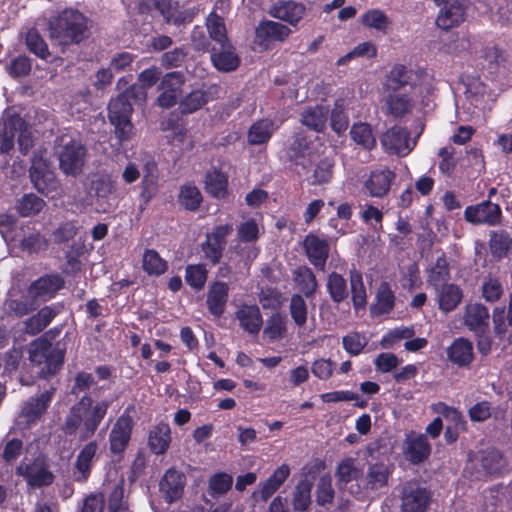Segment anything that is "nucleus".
<instances>
[{"label": "nucleus", "mask_w": 512, "mask_h": 512, "mask_svg": "<svg viewBox=\"0 0 512 512\" xmlns=\"http://www.w3.org/2000/svg\"><path fill=\"white\" fill-rule=\"evenodd\" d=\"M110 404L108 399L94 401L90 395H83L69 408L61 426L63 433L81 441L91 438L107 414Z\"/></svg>", "instance_id": "1"}, {"label": "nucleus", "mask_w": 512, "mask_h": 512, "mask_svg": "<svg viewBox=\"0 0 512 512\" xmlns=\"http://www.w3.org/2000/svg\"><path fill=\"white\" fill-rule=\"evenodd\" d=\"M147 100V91L132 85L118 97L112 99L108 106V116L115 127V133L120 141L127 140L133 130L130 117L133 105L144 104Z\"/></svg>", "instance_id": "2"}, {"label": "nucleus", "mask_w": 512, "mask_h": 512, "mask_svg": "<svg viewBox=\"0 0 512 512\" xmlns=\"http://www.w3.org/2000/svg\"><path fill=\"white\" fill-rule=\"evenodd\" d=\"M86 18L78 11H63L49 23V36L59 45L79 43L85 38Z\"/></svg>", "instance_id": "3"}, {"label": "nucleus", "mask_w": 512, "mask_h": 512, "mask_svg": "<svg viewBox=\"0 0 512 512\" xmlns=\"http://www.w3.org/2000/svg\"><path fill=\"white\" fill-rule=\"evenodd\" d=\"M29 358L32 363L39 366V374L47 377L60 369L64 354L62 349L54 346L47 339L39 338L30 344Z\"/></svg>", "instance_id": "4"}, {"label": "nucleus", "mask_w": 512, "mask_h": 512, "mask_svg": "<svg viewBox=\"0 0 512 512\" xmlns=\"http://www.w3.org/2000/svg\"><path fill=\"white\" fill-rule=\"evenodd\" d=\"M387 85L395 90L409 87L414 94H423L429 90L431 83L429 75L423 70L396 64L387 76Z\"/></svg>", "instance_id": "5"}, {"label": "nucleus", "mask_w": 512, "mask_h": 512, "mask_svg": "<svg viewBox=\"0 0 512 512\" xmlns=\"http://www.w3.org/2000/svg\"><path fill=\"white\" fill-rule=\"evenodd\" d=\"M59 165L67 175H78L84 166L86 150L84 146L68 135L59 138Z\"/></svg>", "instance_id": "6"}, {"label": "nucleus", "mask_w": 512, "mask_h": 512, "mask_svg": "<svg viewBox=\"0 0 512 512\" xmlns=\"http://www.w3.org/2000/svg\"><path fill=\"white\" fill-rule=\"evenodd\" d=\"M393 472V465L383 461L370 463L361 484L351 485L348 489L351 494L359 495L368 492H378L388 486Z\"/></svg>", "instance_id": "7"}, {"label": "nucleus", "mask_w": 512, "mask_h": 512, "mask_svg": "<svg viewBox=\"0 0 512 512\" xmlns=\"http://www.w3.org/2000/svg\"><path fill=\"white\" fill-rule=\"evenodd\" d=\"M291 34L287 26L270 20L262 21L255 29L253 50L262 52L267 50L274 41H284Z\"/></svg>", "instance_id": "8"}, {"label": "nucleus", "mask_w": 512, "mask_h": 512, "mask_svg": "<svg viewBox=\"0 0 512 512\" xmlns=\"http://www.w3.org/2000/svg\"><path fill=\"white\" fill-rule=\"evenodd\" d=\"M418 136L411 138L406 128L394 126L383 134L381 144L388 153L406 156L416 146Z\"/></svg>", "instance_id": "9"}, {"label": "nucleus", "mask_w": 512, "mask_h": 512, "mask_svg": "<svg viewBox=\"0 0 512 512\" xmlns=\"http://www.w3.org/2000/svg\"><path fill=\"white\" fill-rule=\"evenodd\" d=\"M184 75L181 72H170L165 74L158 87L160 94L157 97V104L162 108L174 106L182 94Z\"/></svg>", "instance_id": "10"}, {"label": "nucleus", "mask_w": 512, "mask_h": 512, "mask_svg": "<svg viewBox=\"0 0 512 512\" xmlns=\"http://www.w3.org/2000/svg\"><path fill=\"white\" fill-rule=\"evenodd\" d=\"M440 8L436 25L444 30L458 26L465 20V7L460 0H434Z\"/></svg>", "instance_id": "11"}, {"label": "nucleus", "mask_w": 512, "mask_h": 512, "mask_svg": "<svg viewBox=\"0 0 512 512\" xmlns=\"http://www.w3.org/2000/svg\"><path fill=\"white\" fill-rule=\"evenodd\" d=\"M396 174L386 168L379 167L370 172L363 183L365 193L371 197L382 198L388 194Z\"/></svg>", "instance_id": "12"}, {"label": "nucleus", "mask_w": 512, "mask_h": 512, "mask_svg": "<svg viewBox=\"0 0 512 512\" xmlns=\"http://www.w3.org/2000/svg\"><path fill=\"white\" fill-rule=\"evenodd\" d=\"M157 7L166 22L174 25L190 23L199 12L197 7L180 6L173 0H161Z\"/></svg>", "instance_id": "13"}, {"label": "nucleus", "mask_w": 512, "mask_h": 512, "mask_svg": "<svg viewBox=\"0 0 512 512\" xmlns=\"http://www.w3.org/2000/svg\"><path fill=\"white\" fill-rule=\"evenodd\" d=\"M16 472L24 477L30 487L34 488L49 485L54 479L53 474L39 461L22 462L17 467Z\"/></svg>", "instance_id": "14"}, {"label": "nucleus", "mask_w": 512, "mask_h": 512, "mask_svg": "<svg viewBox=\"0 0 512 512\" xmlns=\"http://www.w3.org/2000/svg\"><path fill=\"white\" fill-rule=\"evenodd\" d=\"M430 451L431 446L424 434H418L414 431L406 433L404 454L410 462L418 464L424 461L430 455Z\"/></svg>", "instance_id": "15"}, {"label": "nucleus", "mask_w": 512, "mask_h": 512, "mask_svg": "<svg viewBox=\"0 0 512 512\" xmlns=\"http://www.w3.org/2000/svg\"><path fill=\"white\" fill-rule=\"evenodd\" d=\"M500 215V207L489 201L475 206H469L464 211L465 219L473 224L485 223L488 225H496L499 223Z\"/></svg>", "instance_id": "16"}, {"label": "nucleus", "mask_w": 512, "mask_h": 512, "mask_svg": "<svg viewBox=\"0 0 512 512\" xmlns=\"http://www.w3.org/2000/svg\"><path fill=\"white\" fill-rule=\"evenodd\" d=\"M403 512H423L428 503L427 491L415 482L406 483L402 490Z\"/></svg>", "instance_id": "17"}, {"label": "nucleus", "mask_w": 512, "mask_h": 512, "mask_svg": "<svg viewBox=\"0 0 512 512\" xmlns=\"http://www.w3.org/2000/svg\"><path fill=\"white\" fill-rule=\"evenodd\" d=\"M30 177L35 188L44 194H48L57 187L53 172L50 171L46 161L40 158H33Z\"/></svg>", "instance_id": "18"}, {"label": "nucleus", "mask_w": 512, "mask_h": 512, "mask_svg": "<svg viewBox=\"0 0 512 512\" xmlns=\"http://www.w3.org/2000/svg\"><path fill=\"white\" fill-rule=\"evenodd\" d=\"M133 421L130 416L122 415L117 419L109 435L110 449L121 453L127 447L132 431Z\"/></svg>", "instance_id": "19"}, {"label": "nucleus", "mask_w": 512, "mask_h": 512, "mask_svg": "<svg viewBox=\"0 0 512 512\" xmlns=\"http://www.w3.org/2000/svg\"><path fill=\"white\" fill-rule=\"evenodd\" d=\"M185 475L175 469H169L160 481V492L168 503L179 499L185 486Z\"/></svg>", "instance_id": "20"}, {"label": "nucleus", "mask_w": 512, "mask_h": 512, "mask_svg": "<svg viewBox=\"0 0 512 512\" xmlns=\"http://www.w3.org/2000/svg\"><path fill=\"white\" fill-rule=\"evenodd\" d=\"M62 286L63 281L60 277L45 276L31 284L28 289L29 297L39 304L52 298Z\"/></svg>", "instance_id": "21"}, {"label": "nucleus", "mask_w": 512, "mask_h": 512, "mask_svg": "<svg viewBox=\"0 0 512 512\" xmlns=\"http://www.w3.org/2000/svg\"><path fill=\"white\" fill-rule=\"evenodd\" d=\"M438 308L445 313L457 308L463 299L462 289L453 283H448L434 289Z\"/></svg>", "instance_id": "22"}, {"label": "nucleus", "mask_w": 512, "mask_h": 512, "mask_svg": "<svg viewBox=\"0 0 512 512\" xmlns=\"http://www.w3.org/2000/svg\"><path fill=\"white\" fill-rule=\"evenodd\" d=\"M464 324L477 334L484 333L488 327L489 313L485 306L479 303H469L465 307Z\"/></svg>", "instance_id": "23"}, {"label": "nucleus", "mask_w": 512, "mask_h": 512, "mask_svg": "<svg viewBox=\"0 0 512 512\" xmlns=\"http://www.w3.org/2000/svg\"><path fill=\"white\" fill-rule=\"evenodd\" d=\"M304 248L309 261L316 268L323 270L329 254V246L326 240L315 235H307L304 240Z\"/></svg>", "instance_id": "24"}, {"label": "nucleus", "mask_w": 512, "mask_h": 512, "mask_svg": "<svg viewBox=\"0 0 512 512\" xmlns=\"http://www.w3.org/2000/svg\"><path fill=\"white\" fill-rule=\"evenodd\" d=\"M420 95L414 94V92L407 94L401 90L394 91L388 95L386 100L389 113L395 117H402L410 113L415 106L416 99Z\"/></svg>", "instance_id": "25"}, {"label": "nucleus", "mask_w": 512, "mask_h": 512, "mask_svg": "<svg viewBox=\"0 0 512 512\" xmlns=\"http://www.w3.org/2000/svg\"><path fill=\"white\" fill-rule=\"evenodd\" d=\"M229 286L227 283L216 281L209 286L207 294V307L215 317L221 316L226 308Z\"/></svg>", "instance_id": "26"}, {"label": "nucleus", "mask_w": 512, "mask_h": 512, "mask_svg": "<svg viewBox=\"0 0 512 512\" xmlns=\"http://www.w3.org/2000/svg\"><path fill=\"white\" fill-rule=\"evenodd\" d=\"M53 391H45L36 398H31L22 408L21 418L24 419L26 425L34 424L40 419L48 408Z\"/></svg>", "instance_id": "27"}, {"label": "nucleus", "mask_w": 512, "mask_h": 512, "mask_svg": "<svg viewBox=\"0 0 512 512\" xmlns=\"http://www.w3.org/2000/svg\"><path fill=\"white\" fill-rule=\"evenodd\" d=\"M97 450V442L90 441L79 451L75 462V480L84 481L88 478Z\"/></svg>", "instance_id": "28"}, {"label": "nucleus", "mask_w": 512, "mask_h": 512, "mask_svg": "<svg viewBox=\"0 0 512 512\" xmlns=\"http://www.w3.org/2000/svg\"><path fill=\"white\" fill-rule=\"evenodd\" d=\"M306 8L303 4L295 1H284L275 4L271 10V16L289 23L290 25H297L303 18Z\"/></svg>", "instance_id": "29"}, {"label": "nucleus", "mask_w": 512, "mask_h": 512, "mask_svg": "<svg viewBox=\"0 0 512 512\" xmlns=\"http://www.w3.org/2000/svg\"><path fill=\"white\" fill-rule=\"evenodd\" d=\"M290 475V468L286 464L279 466L273 474L263 483L259 485L258 490L253 493L255 498L260 497L266 501L271 497L287 480Z\"/></svg>", "instance_id": "30"}, {"label": "nucleus", "mask_w": 512, "mask_h": 512, "mask_svg": "<svg viewBox=\"0 0 512 512\" xmlns=\"http://www.w3.org/2000/svg\"><path fill=\"white\" fill-rule=\"evenodd\" d=\"M220 48L219 51L214 49L211 54V61L215 68L223 72L235 70L240 64V59L234 47L227 42L224 45H220Z\"/></svg>", "instance_id": "31"}, {"label": "nucleus", "mask_w": 512, "mask_h": 512, "mask_svg": "<svg viewBox=\"0 0 512 512\" xmlns=\"http://www.w3.org/2000/svg\"><path fill=\"white\" fill-rule=\"evenodd\" d=\"M447 355L454 364L467 366L473 360L472 343L464 338H458L448 347Z\"/></svg>", "instance_id": "32"}, {"label": "nucleus", "mask_w": 512, "mask_h": 512, "mask_svg": "<svg viewBox=\"0 0 512 512\" xmlns=\"http://www.w3.org/2000/svg\"><path fill=\"white\" fill-rule=\"evenodd\" d=\"M171 442V429L166 423H159L149 433L148 445L154 454H164Z\"/></svg>", "instance_id": "33"}, {"label": "nucleus", "mask_w": 512, "mask_h": 512, "mask_svg": "<svg viewBox=\"0 0 512 512\" xmlns=\"http://www.w3.org/2000/svg\"><path fill=\"white\" fill-rule=\"evenodd\" d=\"M158 192V173L154 162H148L144 167V175L141 181L140 197L144 205H147Z\"/></svg>", "instance_id": "34"}, {"label": "nucleus", "mask_w": 512, "mask_h": 512, "mask_svg": "<svg viewBox=\"0 0 512 512\" xmlns=\"http://www.w3.org/2000/svg\"><path fill=\"white\" fill-rule=\"evenodd\" d=\"M236 317L240 326L250 334H257L262 326L260 310L255 305H243L237 312Z\"/></svg>", "instance_id": "35"}, {"label": "nucleus", "mask_w": 512, "mask_h": 512, "mask_svg": "<svg viewBox=\"0 0 512 512\" xmlns=\"http://www.w3.org/2000/svg\"><path fill=\"white\" fill-rule=\"evenodd\" d=\"M462 82L465 86L467 98L471 99L475 106L481 105L485 99H491V95L482 80L475 75H463Z\"/></svg>", "instance_id": "36"}, {"label": "nucleus", "mask_w": 512, "mask_h": 512, "mask_svg": "<svg viewBox=\"0 0 512 512\" xmlns=\"http://www.w3.org/2000/svg\"><path fill=\"white\" fill-rule=\"evenodd\" d=\"M329 108L325 105H314L308 107L301 116V122L308 128L317 132L322 131L328 119Z\"/></svg>", "instance_id": "37"}, {"label": "nucleus", "mask_w": 512, "mask_h": 512, "mask_svg": "<svg viewBox=\"0 0 512 512\" xmlns=\"http://www.w3.org/2000/svg\"><path fill=\"white\" fill-rule=\"evenodd\" d=\"M361 23L364 27L387 34L391 28L392 21L386 13L378 8L367 10L361 16Z\"/></svg>", "instance_id": "38"}, {"label": "nucleus", "mask_w": 512, "mask_h": 512, "mask_svg": "<svg viewBox=\"0 0 512 512\" xmlns=\"http://www.w3.org/2000/svg\"><path fill=\"white\" fill-rule=\"evenodd\" d=\"M495 332L509 343H512V307H497L493 311Z\"/></svg>", "instance_id": "39"}, {"label": "nucleus", "mask_w": 512, "mask_h": 512, "mask_svg": "<svg viewBox=\"0 0 512 512\" xmlns=\"http://www.w3.org/2000/svg\"><path fill=\"white\" fill-rule=\"evenodd\" d=\"M312 481L308 477L301 479L292 495V506L294 511L305 512L311 504Z\"/></svg>", "instance_id": "40"}, {"label": "nucleus", "mask_w": 512, "mask_h": 512, "mask_svg": "<svg viewBox=\"0 0 512 512\" xmlns=\"http://www.w3.org/2000/svg\"><path fill=\"white\" fill-rule=\"evenodd\" d=\"M277 127L269 119H262L255 122L248 131V142L252 145H261L266 143L274 133Z\"/></svg>", "instance_id": "41"}, {"label": "nucleus", "mask_w": 512, "mask_h": 512, "mask_svg": "<svg viewBox=\"0 0 512 512\" xmlns=\"http://www.w3.org/2000/svg\"><path fill=\"white\" fill-rule=\"evenodd\" d=\"M336 477L341 487H345L351 481H361L362 469L359 467L357 461L353 458H346L342 460L336 471Z\"/></svg>", "instance_id": "42"}, {"label": "nucleus", "mask_w": 512, "mask_h": 512, "mask_svg": "<svg viewBox=\"0 0 512 512\" xmlns=\"http://www.w3.org/2000/svg\"><path fill=\"white\" fill-rule=\"evenodd\" d=\"M217 91L216 86H211L208 91L197 89L185 96L180 102V109L183 113L189 114L200 109L209 99V94Z\"/></svg>", "instance_id": "43"}, {"label": "nucleus", "mask_w": 512, "mask_h": 512, "mask_svg": "<svg viewBox=\"0 0 512 512\" xmlns=\"http://www.w3.org/2000/svg\"><path fill=\"white\" fill-rule=\"evenodd\" d=\"M227 177L217 169L207 172L205 177L206 191L216 198H224L227 194Z\"/></svg>", "instance_id": "44"}, {"label": "nucleus", "mask_w": 512, "mask_h": 512, "mask_svg": "<svg viewBox=\"0 0 512 512\" xmlns=\"http://www.w3.org/2000/svg\"><path fill=\"white\" fill-rule=\"evenodd\" d=\"M450 280V272L448 267V262L446 258L439 257L433 266L428 270V284L433 287V289L448 284Z\"/></svg>", "instance_id": "45"}, {"label": "nucleus", "mask_w": 512, "mask_h": 512, "mask_svg": "<svg viewBox=\"0 0 512 512\" xmlns=\"http://www.w3.org/2000/svg\"><path fill=\"white\" fill-rule=\"evenodd\" d=\"M206 27L210 38L219 45H224L225 43L229 42L224 19L215 11H212L208 15L206 19Z\"/></svg>", "instance_id": "46"}, {"label": "nucleus", "mask_w": 512, "mask_h": 512, "mask_svg": "<svg viewBox=\"0 0 512 512\" xmlns=\"http://www.w3.org/2000/svg\"><path fill=\"white\" fill-rule=\"evenodd\" d=\"M109 492L108 511L109 512H130L124 498L123 479L118 480L113 486L109 484L105 487V492Z\"/></svg>", "instance_id": "47"}, {"label": "nucleus", "mask_w": 512, "mask_h": 512, "mask_svg": "<svg viewBox=\"0 0 512 512\" xmlns=\"http://www.w3.org/2000/svg\"><path fill=\"white\" fill-rule=\"evenodd\" d=\"M202 200V194L196 186L186 184L180 188L178 201L185 209L191 211L197 210Z\"/></svg>", "instance_id": "48"}, {"label": "nucleus", "mask_w": 512, "mask_h": 512, "mask_svg": "<svg viewBox=\"0 0 512 512\" xmlns=\"http://www.w3.org/2000/svg\"><path fill=\"white\" fill-rule=\"evenodd\" d=\"M142 266L149 275H161L168 269L167 262L155 250H146L143 254Z\"/></svg>", "instance_id": "49"}, {"label": "nucleus", "mask_w": 512, "mask_h": 512, "mask_svg": "<svg viewBox=\"0 0 512 512\" xmlns=\"http://www.w3.org/2000/svg\"><path fill=\"white\" fill-rule=\"evenodd\" d=\"M294 281L299 289L306 295H311L316 287L317 281L312 271L305 266L296 268L293 272Z\"/></svg>", "instance_id": "50"}, {"label": "nucleus", "mask_w": 512, "mask_h": 512, "mask_svg": "<svg viewBox=\"0 0 512 512\" xmlns=\"http://www.w3.org/2000/svg\"><path fill=\"white\" fill-rule=\"evenodd\" d=\"M350 285L353 305L356 309L366 304L367 293L360 272L353 270L350 273Z\"/></svg>", "instance_id": "51"}, {"label": "nucleus", "mask_w": 512, "mask_h": 512, "mask_svg": "<svg viewBox=\"0 0 512 512\" xmlns=\"http://www.w3.org/2000/svg\"><path fill=\"white\" fill-rule=\"evenodd\" d=\"M45 203L34 194L24 195L16 204V210L21 216L28 217L39 213Z\"/></svg>", "instance_id": "52"}, {"label": "nucleus", "mask_w": 512, "mask_h": 512, "mask_svg": "<svg viewBox=\"0 0 512 512\" xmlns=\"http://www.w3.org/2000/svg\"><path fill=\"white\" fill-rule=\"evenodd\" d=\"M350 134L352 139L365 149H371L376 144L371 127L366 123L354 124Z\"/></svg>", "instance_id": "53"}, {"label": "nucleus", "mask_w": 512, "mask_h": 512, "mask_svg": "<svg viewBox=\"0 0 512 512\" xmlns=\"http://www.w3.org/2000/svg\"><path fill=\"white\" fill-rule=\"evenodd\" d=\"M435 413L442 416L445 420L451 422L449 426H454L455 429H464L465 420L459 410L450 407L443 402L436 403L432 406Z\"/></svg>", "instance_id": "54"}, {"label": "nucleus", "mask_w": 512, "mask_h": 512, "mask_svg": "<svg viewBox=\"0 0 512 512\" xmlns=\"http://www.w3.org/2000/svg\"><path fill=\"white\" fill-rule=\"evenodd\" d=\"M327 290L331 299L337 303L344 300L348 295L346 281L337 273H331L328 276Z\"/></svg>", "instance_id": "55"}, {"label": "nucleus", "mask_w": 512, "mask_h": 512, "mask_svg": "<svg viewBox=\"0 0 512 512\" xmlns=\"http://www.w3.org/2000/svg\"><path fill=\"white\" fill-rule=\"evenodd\" d=\"M232 483L233 478L230 474L216 473L209 479V494L213 497L224 495L230 490Z\"/></svg>", "instance_id": "56"}, {"label": "nucleus", "mask_w": 512, "mask_h": 512, "mask_svg": "<svg viewBox=\"0 0 512 512\" xmlns=\"http://www.w3.org/2000/svg\"><path fill=\"white\" fill-rule=\"evenodd\" d=\"M185 280L195 290H201L207 281V270L202 264L188 265Z\"/></svg>", "instance_id": "57"}, {"label": "nucleus", "mask_w": 512, "mask_h": 512, "mask_svg": "<svg viewBox=\"0 0 512 512\" xmlns=\"http://www.w3.org/2000/svg\"><path fill=\"white\" fill-rule=\"evenodd\" d=\"M346 102L343 99L335 101L334 108L331 111V127L333 131L340 134L348 127V117L345 114Z\"/></svg>", "instance_id": "58"}, {"label": "nucleus", "mask_w": 512, "mask_h": 512, "mask_svg": "<svg viewBox=\"0 0 512 512\" xmlns=\"http://www.w3.org/2000/svg\"><path fill=\"white\" fill-rule=\"evenodd\" d=\"M333 499L334 489L332 487V477L329 474L322 475L317 484L316 502L324 506L331 504Z\"/></svg>", "instance_id": "59"}, {"label": "nucleus", "mask_w": 512, "mask_h": 512, "mask_svg": "<svg viewBox=\"0 0 512 512\" xmlns=\"http://www.w3.org/2000/svg\"><path fill=\"white\" fill-rule=\"evenodd\" d=\"M260 235L259 221L255 218H250L242 223L237 228V236L240 241L251 243L258 239Z\"/></svg>", "instance_id": "60"}, {"label": "nucleus", "mask_w": 512, "mask_h": 512, "mask_svg": "<svg viewBox=\"0 0 512 512\" xmlns=\"http://www.w3.org/2000/svg\"><path fill=\"white\" fill-rule=\"evenodd\" d=\"M286 332V321L280 314H274L267 320L263 334L269 340H278L284 336Z\"/></svg>", "instance_id": "61"}, {"label": "nucleus", "mask_w": 512, "mask_h": 512, "mask_svg": "<svg viewBox=\"0 0 512 512\" xmlns=\"http://www.w3.org/2000/svg\"><path fill=\"white\" fill-rule=\"evenodd\" d=\"M394 299V294L388 284H381L377 292V303L374 306L375 313L385 314L391 311L394 306Z\"/></svg>", "instance_id": "62"}, {"label": "nucleus", "mask_w": 512, "mask_h": 512, "mask_svg": "<svg viewBox=\"0 0 512 512\" xmlns=\"http://www.w3.org/2000/svg\"><path fill=\"white\" fill-rule=\"evenodd\" d=\"M7 305L16 315L23 316L34 310L38 306V303L33 298L29 297V292L27 291V294L20 298H14V296L11 295Z\"/></svg>", "instance_id": "63"}, {"label": "nucleus", "mask_w": 512, "mask_h": 512, "mask_svg": "<svg viewBox=\"0 0 512 512\" xmlns=\"http://www.w3.org/2000/svg\"><path fill=\"white\" fill-rule=\"evenodd\" d=\"M482 296L488 302H495L503 294V287L500 280L493 276H488L482 283Z\"/></svg>", "instance_id": "64"}]
</instances>
